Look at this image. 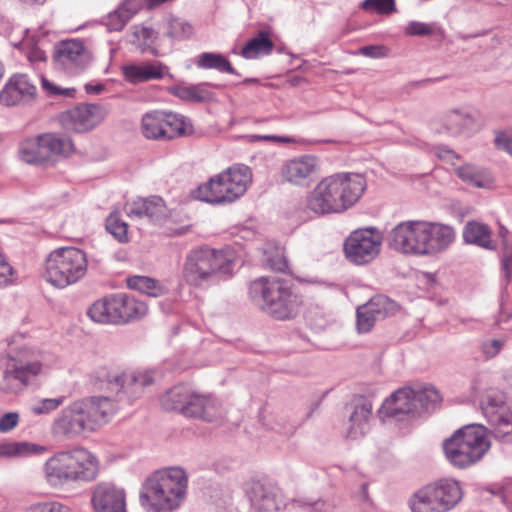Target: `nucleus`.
Masks as SVG:
<instances>
[{
    "label": "nucleus",
    "instance_id": "nucleus-23",
    "mask_svg": "<svg viewBox=\"0 0 512 512\" xmlns=\"http://www.w3.org/2000/svg\"><path fill=\"white\" fill-rule=\"evenodd\" d=\"M413 396L414 390L409 387L396 390L382 404L379 409L380 416L403 420L407 415H416Z\"/></svg>",
    "mask_w": 512,
    "mask_h": 512
},
{
    "label": "nucleus",
    "instance_id": "nucleus-30",
    "mask_svg": "<svg viewBox=\"0 0 512 512\" xmlns=\"http://www.w3.org/2000/svg\"><path fill=\"white\" fill-rule=\"evenodd\" d=\"M115 295L119 324H126L146 315L148 307L144 302L126 294Z\"/></svg>",
    "mask_w": 512,
    "mask_h": 512
},
{
    "label": "nucleus",
    "instance_id": "nucleus-31",
    "mask_svg": "<svg viewBox=\"0 0 512 512\" xmlns=\"http://www.w3.org/2000/svg\"><path fill=\"white\" fill-rule=\"evenodd\" d=\"M90 319L102 324H119L116 295H109L95 301L88 309Z\"/></svg>",
    "mask_w": 512,
    "mask_h": 512
},
{
    "label": "nucleus",
    "instance_id": "nucleus-60",
    "mask_svg": "<svg viewBox=\"0 0 512 512\" xmlns=\"http://www.w3.org/2000/svg\"><path fill=\"white\" fill-rule=\"evenodd\" d=\"M28 58L31 62H43L46 60V54L41 49H33L30 51Z\"/></svg>",
    "mask_w": 512,
    "mask_h": 512
},
{
    "label": "nucleus",
    "instance_id": "nucleus-5",
    "mask_svg": "<svg viewBox=\"0 0 512 512\" xmlns=\"http://www.w3.org/2000/svg\"><path fill=\"white\" fill-rule=\"evenodd\" d=\"M252 302L277 320H288L297 314L300 305L289 283L278 277H259L249 284Z\"/></svg>",
    "mask_w": 512,
    "mask_h": 512
},
{
    "label": "nucleus",
    "instance_id": "nucleus-27",
    "mask_svg": "<svg viewBox=\"0 0 512 512\" xmlns=\"http://www.w3.org/2000/svg\"><path fill=\"white\" fill-rule=\"evenodd\" d=\"M346 409L350 412L347 437L357 439L366 432L368 421L372 414V403L365 397L360 396L350 405H347Z\"/></svg>",
    "mask_w": 512,
    "mask_h": 512
},
{
    "label": "nucleus",
    "instance_id": "nucleus-56",
    "mask_svg": "<svg viewBox=\"0 0 512 512\" xmlns=\"http://www.w3.org/2000/svg\"><path fill=\"white\" fill-rule=\"evenodd\" d=\"M42 87L50 95H63L73 97L76 92L74 88H59L44 77H42Z\"/></svg>",
    "mask_w": 512,
    "mask_h": 512
},
{
    "label": "nucleus",
    "instance_id": "nucleus-39",
    "mask_svg": "<svg viewBox=\"0 0 512 512\" xmlns=\"http://www.w3.org/2000/svg\"><path fill=\"white\" fill-rule=\"evenodd\" d=\"M408 36H432L436 41H443L446 33L442 27L436 23H423L411 21L404 29Z\"/></svg>",
    "mask_w": 512,
    "mask_h": 512
},
{
    "label": "nucleus",
    "instance_id": "nucleus-25",
    "mask_svg": "<svg viewBox=\"0 0 512 512\" xmlns=\"http://www.w3.org/2000/svg\"><path fill=\"white\" fill-rule=\"evenodd\" d=\"M425 255H434L446 250L455 240L452 226L440 222L424 221Z\"/></svg>",
    "mask_w": 512,
    "mask_h": 512
},
{
    "label": "nucleus",
    "instance_id": "nucleus-48",
    "mask_svg": "<svg viewBox=\"0 0 512 512\" xmlns=\"http://www.w3.org/2000/svg\"><path fill=\"white\" fill-rule=\"evenodd\" d=\"M131 18V14H128L119 5L117 9L108 14L105 25L109 31H121Z\"/></svg>",
    "mask_w": 512,
    "mask_h": 512
},
{
    "label": "nucleus",
    "instance_id": "nucleus-18",
    "mask_svg": "<svg viewBox=\"0 0 512 512\" xmlns=\"http://www.w3.org/2000/svg\"><path fill=\"white\" fill-rule=\"evenodd\" d=\"M53 59L56 65L69 74H78L91 61L90 54L82 41L66 40L55 46Z\"/></svg>",
    "mask_w": 512,
    "mask_h": 512
},
{
    "label": "nucleus",
    "instance_id": "nucleus-42",
    "mask_svg": "<svg viewBox=\"0 0 512 512\" xmlns=\"http://www.w3.org/2000/svg\"><path fill=\"white\" fill-rule=\"evenodd\" d=\"M414 403L417 414H420V409L428 411L441 401L439 392L434 387H425L420 390H414Z\"/></svg>",
    "mask_w": 512,
    "mask_h": 512
},
{
    "label": "nucleus",
    "instance_id": "nucleus-55",
    "mask_svg": "<svg viewBox=\"0 0 512 512\" xmlns=\"http://www.w3.org/2000/svg\"><path fill=\"white\" fill-rule=\"evenodd\" d=\"M19 414L17 412H8L0 417V433H7L17 426Z\"/></svg>",
    "mask_w": 512,
    "mask_h": 512
},
{
    "label": "nucleus",
    "instance_id": "nucleus-44",
    "mask_svg": "<svg viewBox=\"0 0 512 512\" xmlns=\"http://www.w3.org/2000/svg\"><path fill=\"white\" fill-rule=\"evenodd\" d=\"M106 229L121 243L128 241V225L118 213H111L106 219Z\"/></svg>",
    "mask_w": 512,
    "mask_h": 512
},
{
    "label": "nucleus",
    "instance_id": "nucleus-4",
    "mask_svg": "<svg viewBox=\"0 0 512 512\" xmlns=\"http://www.w3.org/2000/svg\"><path fill=\"white\" fill-rule=\"evenodd\" d=\"M187 475L179 467L158 470L143 483L139 501L146 512H173L184 500Z\"/></svg>",
    "mask_w": 512,
    "mask_h": 512
},
{
    "label": "nucleus",
    "instance_id": "nucleus-61",
    "mask_svg": "<svg viewBox=\"0 0 512 512\" xmlns=\"http://www.w3.org/2000/svg\"><path fill=\"white\" fill-rule=\"evenodd\" d=\"M502 379L504 387L512 392V366L503 371Z\"/></svg>",
    "mask_w": 512,
    "mask_h": 512
},
{
    "label": "nucleus",
    "instance_id": "nucleus-59",
    "mask_svg": "<svg viewBox=\"0 0 512 512\" xmlns=\"http://www.w3.org/2000/svg\"><path fill=\"white\" fill-rule=\"evenodd\" d=\"M502 263H503V269L505 272L506 280H507V282H509L510 278H511V269H512V253L508 254V252L505 251Z\"/></svg>",
    "mask_w": 512,
    "mask_h": 512
},
{
    "label": "nucleus",
    "instance_id": "nucleus-29",
    "mask_svg": "<svg viewBox=\"0 0 512 512\" xmlns=\"http://www.w3.org/2000/svg\"><path fill=\"white\" fill-rule=\"evenodd\" d=\"M125 79L137 84L164 77V66L159 62H144L141 64H128L122 67Z\"/></svg>",
    "mask_w": 512,
    "mask_h": 512
},
{
    "label": "nucleus",
    "instance_id": "nucleus-28",
    "mask_svg": "<svg viewBox=\"0 0 512 512\" xmlns=\"http://www.w3.org/2000/svg\"><path fill=\"white\" fill-rule=\"evenodd\" d=\"M126 211L130 217L147 218L152 222H160L166 217L164 201L157 196L133 201L127 205Z\"/></svg>",
    "mask_w": 512,
    "mask_h": 512
},
{
    "label": "nucleus",
    "instance_id": "nucleus-64",
    "mask_svg": "<svg viewBox=\"0 0 512 512\" xmlns=\"http://www.w3.org/2000/svg\"><path fill=\"white\" fill-rule=\"evenodd\" d=\"M104 89V86L102 84L98 85H92V84H86L85 90L89 94H99Z\"/></svg>",
    "mask_w": 512,
    "mask_h": 512
},
{
    "label": "nucleus",
    "instance_id": "nucleus-32",
    "mask_svg": "<svg viewBox=\"0 0 512 512\" xmlns=\"http://www.w3.org/2000/svg\"><path fill=\"white\" fill-rule=\"evenodd\" d=\"M207 86L218 88L220 85L203 82L199 84H191L187 86H176L172 89L173 95L181 100L208 103L215 100V94L207 89Z\"/></svg>",
    "mask_w": 512,
    "mask_h": 512
},
{
    "label": "nucleus",
    "instance_id": "nucleus-54",
    "mask_svg": "<svg viewBox=\"0 0 512 512\" xmlns=\"http://www.w3.org/2000/svg\"><path fill=\"white\" fill-rule=\"evenodd\" d=\"M494 143L497 149L505 151L512 157V130L497 133Z\"/></svg>",
    "mask_w": 512,
    "mask_h": 512
},
{
    "label": "nucleus",
    "instance_id": "nucleus-9",
    "mask_svg": "<svg viewBox=\"0 0 512 512\" xmlns=\"http://www.w3.org/2000/svg\"><path fill=\"white\" fill-rule=\"evenodd\" d=\"M95 390L126 397L129 401L139 398L144 388L154 382V371L126 373L119 369L99 367L90 376Z\"/></svg>",
    "mask_w": 512,
    "mask_h": 512
},
{
    "label": "nucleus",
    "instance_id": "nucleus-19",
    "mask_svg": "<svg viewBox=\"0 0 512 512\" xmlns=\"http://www.w3.org/2000/svg\"><path fill=\"white\" fill-rule=\"evenodd\" d=\"M319 160L314 155H301L286 160L280 168L283 182L295 186H303L312 180L319 172Z\"/></svg>",
    "mask_w": 512,
    "mask_h": 512
},
{
    "label": "nucleus",
    "instance_id": "nucleus-34",
    "mask_svg": "<svg viewBox=\"0 0 512 512\" xmlns=\"http://www.w3.org/2000/svg\"><path fill=\"white\" fill-rule=\"evenodd\" d=\"M463 238L466 243L477 245L481 248L494 250L496 246L491 240V230L486 224L470 221L463 231Z\"/></svg>",
    "mask_w": 512,
    "mask_h": 512
},
{
    "label": "nucleus",
    "instance_id": "nucleus-11",
    "mask_svg": "<svg viewBox=\"0 0 512 512\" xmlns=\"http://www.w3.org/2000/svg\"><path fill=\"white\" fill-rule=\"evenodd\" d=\"M86 254L75 247L53 250L45 261L43 276L57 288H65L82 279L87 272Z\"/></svg>",
    "mask_w": 512,
    "mask_h": 512
},
{
    "label": "nucleus",
    "instance_id": "nucleus-46",
    "mask_svg": "<svg viewBox=\"0 0 512 512\" xmlns=\"http://www.w3.org/2000/svg\"><path fill=\"white\" fill-rule=\"evenodd\" d=\"M158 33L146 26H135L133 31L134 38L140 42V47H138L141 52L151 51L154 55H156V49L154 47H146L149 43H153L157 38Z\"/></svg>",
    "mask_w": 512,
    "mask_h": 512
},
{
    "label": "nucleus",
    "instance_id": "nucleus-37",
    "mask_svg": "<svg viewBox=\"0 0 512 512\" xmlns=\"http://www.w3.org/2000/svg\"><path fill=\"white\" fill-rule=\"evenodd\" d=\"M455 172L463 182L473 187L488 188L493 183L490 173L470 164L456 168Z\"/></svg>",
    "mask_w": 512,
    "mask_h": 512
},
{
    "label": "nucleus",
    "instance_id": "nucleus-43",
    "mask_svg": "<svg viewBox=\"0 0 512 512\" xmlns=\"http://www.w3.org/2000/svg\"><path fill=\"white\" fill-rule=\"evenodd\" d=\"M357 330L360 333L369 332L375 325L377 317V310L369 307L368 303L357 308Z\"/></svg>",
    "mask_w": 512,
    "mask_h": 512
},
{
    "label": "nucleus",
    "instance_id": "nucleus-50",
    "mask_svg": "<svg viewBox=\"0 0 512 512\" xmlns=\"http://www.w3.org/2000/svg\"><path fill=\"white\" fill-rule=\"evenodd\" d=\"M364 10H375L378 14H391L396 11L395 0H364L361 3Z\"/></svg>",
    "mask_w": 512,
    "mask_h": 512
},
{
    "label": "nucleus",
    "instance_id": "nucleus-52",
    "mask_svg": "<svg viewBox=\"0 0 512 512\" xmlns=\"http://www.w3.org/2000/svg\"><path fill=\"white\" fill-rule=\"evenodd\" d=\"M388 53L389 49L384 45H367L358 50V54L373 59L387 57Z\"/></svg>",
    "mask_w": 512,
    "mask_h": 512
},
{
    "label": "nucleus",
    "instance_id": "nucleus-2",
    "mask_svg": "<svg viewBox=\"0 0 512 512\" xmlns=\"http://www.w3.org/2000/svg\"><path fill=\"white\" fill-rule=\"evenodd\" d=\"M360 174L337 173L322 179L307 198L308 208L318 215L341 213L352 207L366 190Z\"/></svg>",
    "mask_w": 512,
    "mask_h": 512
},
{
    "label": "nucleus",
    "instance_id": "nucleus-7",
    "mask_svg": "<svg viewBox=\"0 0 512 512\" xmlns=\"http://www.w3.org/2000/svg\"><path fill=\"white\" fill-rule=\"evenodd\" d=\"M487 431L480 424H469L457 430L443 443L447 460L458 468H466L478 462L490 448Z\"/></svg>",
    "mask_w": 512,
    "mask_h": 512
},
{
    "label": "nucleus",
    "instance_id": "nucleus-33",
    "mask_svg": "<svg viewBox=\"0 0 512 512\" xmlns=\"http://www.w3.org/2000/svg\"><path fill=\"white\" fill-rule=\"evenodd\" d=\"M192 388L185 384H179L168 390L161 398L160 403L166 411H178L183 413L189 397H191Z\"/></svg>",
    "mask_w": 512,
    "mask_h": 512
},
{
    "label": "nucleus",
    "instance_id": "nucleus-35",
    "mask_svg": "<svg viewBox=\"0 0 512 512\" xmlns=\"http://www.w3.org/2000/svg\"><path fill=\"white\" fill-rule=\"evenodd\" d=\"M194 63L199 69L216 70L220 73L239 75L230 61L221 53L203 52L194 58Z\"/></svg>",
    "mask_w": 512,
    "mask_h": 512
},
{
    "label": "nucleus",
    "instance_id": "nucleus-49",
    "mask_svg": "<svg viewBox=\"0 0 512 512\" xmlns=\"http://www.w3.org/2000/svg\"><path fill=\"white\" fill-rule=\"evenodd\" d=\"M64 400V396L57 398H45L33 404L30 410L34 415L48 414L60 407Z\"/></svg>",
    "mask_w": 512,
    "mask_h": 512
},
{
    "label": "nucleus",
    "instance_id": "nucleus-15",
    "mask_svg": "<svg viewBox=\"0 0 512 512\" xmlns=\"http://www.w3.org/2000/svg\"><path fill=\"white\" fill-rule=\"evenodd\" d=\"M424 221L409 220L397 224L388 234V246L406 255H425Z\"/></svg>",
    "mask_w": 512,
    "mask_h": 512
},
{
    "label": "nucleus",
    "instance_id": "nucleus-8",
    "mask_svg": "<svg viewBox=\"0 0 512 512\" xmlns=\"http://www.w3.org/2000/svg\"><path fill=\"white\" fill-rule=\"evenodd\" d=\"M251 178L248 166L230 167L199 186L193 195L196 199L211 204L231 203L246 192Z\"/></svg>",
    "mask_w": 512,
    "mask_h": 512
},
{
    "label": "nucleus",
    "instance_id": "nucleus-20",
    "mask_svg": "<svg viewBox=\"0 0 512 512\" xmlns=\"http://www.w3.org/2000/svg\"><path fill=\"white\" fill-rule=\"evenodd\" d=\"M36 86L26 74H13L0 90V104L13 107L28 103L35 99Z\"/></svg>",
    "mask_w": 512,
    "mask_h": 512
},
{
    "label": "nucleus",
    "instance_id": "nucleus-1",
    "mask_svg": "<svg viewBox=\"0 0 512 512\" xmlns=\"http://www.w3.org/2000/svg\"><path fill=\"white\" fill-rule=\"evenodd\" d=\"M116 406L109 396H92L63 408L51 425L53 436L72 440L84 432H94L106 424Z\"/></svg>",
    "mask_w": 512,
    "mask_h": 512
},
{
    "label": "nucleus",
    "instance_id": "nucleus-41",
    "mask_svg": "<svg viewBox=\"0 0 512 512\" xmlns=\"http://www.w3.org/2000/svg\"><path fill=\"white\" fill-rule=\"evenodd\" d=\"M194 34V27L187 20L171 16L167 23L166 35L177 41L189 39Z\"/></svg>",
    "mask_w": 512,
    "mask_h": 512
},
{
    "label": "nucleus",
    "instance_id": "nucleus-24",
    "mask_svg": "<svg viewBox=\"0 0 512 512\" xmlns=\"http://www.w3.org/2000/svg\"><path fill=\"white\" fill-rule=\"evenodd\" d=\"M92 504L97 512H126L125 493L110 483L96 486Z\"/></svg>",
    "mask_w": 512,
    "mask_h": 512
},
{
    "label": "nucleus",
    "instance_id": "nucleus-6",
    "mask_svg": "<svg viewBox=\"0 0 512 512\" xmlns=\"http://www.w3.org/2000/svg\"><path fill=\"white\" fill-rule=\"evenodd\" d=\"M47 480L52 485H62L72 481H92L98 474L96 458L84 448L60 452L45 464Z\"/></svg>",
    "mask_w": 512,
    "mask_h": 512
},
{
    "label": "nucleus",
    "instance_id": "nucleus-17",
    "mask_svg": "<svg viewBox=\"0 0 512 512\" xmlns=\"http://www.w3.org/2000/svg\"><path fill=\"white\" fill-rule=\"evenodd\" d=\"M481 410L490 425L491 434L496 439L506 440L512 435V411L502 393L487 392L482 397Z\"/></svg>",
    "mask_w": 512,
    "mask_h": 512
},
{
    "label": "nucleus",
    "instance_id": "nucleus-58",
    "mask_svg": "<svg viewBox=\"0 0 512 512\" xmlns=\"http://www.w3.org/2000/svg\"><path fill=\"white\" fill-rule=\"evenodd\" d=\"M299 512H326L325 504L320 501L312 504H305L300 508Z\"/></svg>",
    "mask_w": 512,
    "mask_h": 512
},
{
    "label": "nucleus",
    "instance_id": "nucleus-53",
    "mask_svg": "<svg viewBox=\"0 0 512 512\" xmlns=\"http://www.w3.org/2000/svg\"><path fill=\"white\" fill-rule=\"evenodd\" d=\"M505 341L503 339H489L481 343V351L488 358H493L499 354Z\"/></svg>",
    "mask_w": 512,
    "mask_h": 512
},
{
    "label": "nucleus",
    "instance_id": "nucleus-12",
    "mask_svg": "<svg viewBox=\"0 0 512 512\" xmlns=\"http://www.w3.org/2000/svg\"><path fill=\"white\" fill-rule=\"evenodd\" d=\"M460 484L451 479H441L428 484L414 494L413 512H447L462 499Z\"/></svg>",
    "mask_w": 512,
    "mask_h": 512
},
{
    "label": "nucleus",
    "instance_id": "nucleus-10",
    "mask_svg": "<svg viewBox=\"0 0 512 512\" xmlns=\"http://www.w3.org/2000/svg\"><path fill=\"white\" fill-rule=\"evenodd\" d=\"M42 369L41 353L22 348L14 356L0 361V390L16 393L32 384Z\"/></svg>",
    "mask_w": 512,
    "mask_h": 512
},
{
    "label": "nucleus",
    "instance_id": "nucleus-45",
    "mask_svg": "<svg viewBox=\"0 0 512 512\" xmlns=\"http://www.w3.org/2000/svg\"><path fill=\"white\" fill-rule=\"evenodd\" d=\"M368 305L373 310H377V317L378 318H384L389 315L394 314L398 306L395 301L389 299L386 296L378 295L373 297L369 302Z\"/></svg>",
    "mask_w": 512,
    "mask_h": 512
},
{
    "label": "nucleus",
    "instance_id": "nucleus-36",
    "mask_svg": "<svg viewBox=\"0 0 512 512\" xmlns=\"http://www.w3.org/2000/svg\"><path fill=\"white\" fill-rule=\"evenodd\" d=\"M274 43L270 39L267 30H260L242 48L241 55L246 59H254L260 55H268L272 52Z\"/></svg>",
    "mask_w": 512,
    "mask_h": 512
},
{
    "label": "nucleus",
    "instance_id": "nucleus-57",
    "mask_svg": "<svg viewBox=\"0 0 512 512\" xmlns=\"http://www.w3.org/2000/svg\"><path fill=\"white\" fill-rule=\"evenodd\" d=\"M146 4V0H124L120 6L133 17Z\"/></svg>",
    "mask_w": 512,
    "mask_h": 512
},
{
    "label": "nucleus",
    "instance_id": "nucleus-47",
    "mask_svg": "<svg viewBox=\"0 0 512 512\" xmlns=\"http://www.w3.org/2000/svg\"><path fill=\"white\" fill-rule=\"evenodd\" d=\"M33 451L32 445L27 442H5L0 444V457H17L28 455Z\"/></svg>",
    "mask_w": 512,
    "mask_h": 512
},
{
    "label": "nucleus",
    "instance_id": "nucleus-13",
    "mask_svg": "<svg viewBox=\"0 0 512 512\" xmlns=\"http://www.w3.org/2000/svg\"><path fill=\"white\" fill-rule=\"evenodd\" d=\"M141 131L145 138L168 141L193 134L191 121L176 113L154 110L141 119Z\"/></svg>",
    "mask_w": 512,
    "mask_h": 512
},
{
    "label": "nucleus",
    "instance_id": "nucleus-38",
    "mask_svg": "<svg viewBox=\"0 0 512 512\" xmlns=\"http://www.w3.org/2000/svg\"><path fill=\"white\" fill-rule=\"evenodd\" d=\"M129 288L151 297H159L166 293V288L158 281L146 276H133L127 280Z\"/></svg>",
    "mask_w": 512,
    "mask_h": 512
},
{
    "label": "nucleus",
    "instance_id": "nucleus-3",
    "mask_svg": "<svg viewBox=\"0 0 512 512\" xmlns=\"http://www.w3.org/2000/svg\"><path fill=\"white\" fill-rule=\"evenodd\" d=\"M234 261L235 253L230 248L193 249L185 258L183 278L187 284L196 288L219 284L233 276Z\"/></svg>",
    "mask_w": 512,
    "mask_h": 512
},
{
    "label": "nucleus",
    "instance_id": "nucleus-62",
    "mask_svg": "<svg viewBox=\"0 0 512 512\" xmlns=\"http://www.w3.org/2000/svg\"><path fill=\"white\" fill-rule=\"evenodd\" d=\"M259 139H263L266 141H276V142H282V143H290L293 140L289 137L285 136H276V135H265V136H259Z\"/></svg>",
    "mask_w": 512,
    "mask_h": 512
},
{
    "label": "nucleus",
    "instance_id": "nucleus-40",
    "mask_svg": "<svg viewBox=\"0 0 512 512\" xmlns=\"http://www.w3.org/2000/svg\"><path fill=\"white\" fill-rule=\"evenodd\" d=\"M474 124L473 118L460 110L449 111L444 118L446 129L452 134H459L470 129Z\"/></svg>",
    "mask_w": 512,
    "mask_h": 512
},
{
    "label": "nucleus",
    "instance_id": "nucleus-26",
    "mask_svg": "<svg viewBox=\"0 0 512 512\" xmlns=\"http://www.w3.org/2000/svg\"><path fill=\"white\" fill-rule=\"evenodd\" d=\"M249 499L255 512H277L281 504L278 488L260 481L252 484Z\"/></svg>",
    "mask_w": 512,
    "mask_h": 512
},
{
    "label": "nucleus",
    "instance_id": "nucleus-22",
    "mask_svg": "<svg viewBox=\"0 0 512 512\" xmlns=\"http://www.w3.org/2000/svg\"><path fill=\"white\" fill-rule=\"evenodd\" d=\"M182 415L201 419L205 422H214L224 417V411L220 403L212 397L192 390L191 397H189Z\"/></svg>",
    "mask_w": 512,
    "mask_h": 512
},
{
    "label": "nucleus",
    "instance_id": "nucleus-16",
    "mask_svg": "<svg viewBox=\"0 0 512 512\" xmlns=\"http://www.w3.org/2000/svg\"><path fill=\"white\" fill-rule=\"evenodd\" d=\"M381 235L375 229H359L345 239L343 250L346 259L355 265H365L380 253Z\"/></svg>",
    "mask_w": 512,
    "mask_h": 512
},
{
    "label": "nucleus",
    "instance_id": "nucleus-51",
    "mask_svg": "<svg viewBox=\"0 0 512 512\" xmlns=\"http://www.w3.org/2000/svg\"><path fill=\"white\" fill-rule=\"evenodd\" d=\"M24 512H72L68 506L59 502H43L37 503Z\"/></svg>",
    "mask_w": 512,
    "mask_h": 512
},
{
    "label": "nucleus",
    "instance_id": "nucleus-63",
    "mask_svg": "<svg viewBox=\"0 0 512 512\" xmlns=\"http://www.w3.org/2000/svg\"><path fill=\"white\" fill-rule=\"evenodd\" d=\"M271 267L275 271L283 272L287 268V262L284 259H278L276 261H271Z\"/></svg>",
    "mask_w": 512,
    "mask_h": 512
},
{
    "label": "nucleus",
    "instance_id": "nucleus-21",
    "mask_svg": "<svg viewBox=\"0 0 512 512\" xmlns=\"http://www.w3.org/2000/svg\"><path fill=\"white\" fill-rule=\"evenodd\" d=\"M105 118V111L100 105L83 104L68 111L62 116L65 127L77 133L92 130Z\"/></svg>",
    "mask_w": 512,
    "mask_h": 512
},
{
    "label": "nucleus",
    "instance_id": "nucleus-14",
    "mask_svg": "<svg viewBox=\"0 0 512 512\" xmlns=\"http://www.w3.org/2000/svg\"><path fill=\"white\" fill-rule=\"evenodd\" d=\"M73 150L74 144L69 137L47 133L25 140L20 146L19 155L28 164H41L53 155L67 156Z\"/></svg>",
    "mask_w": 512,
    "mask_h": 512
}]
</instances>
